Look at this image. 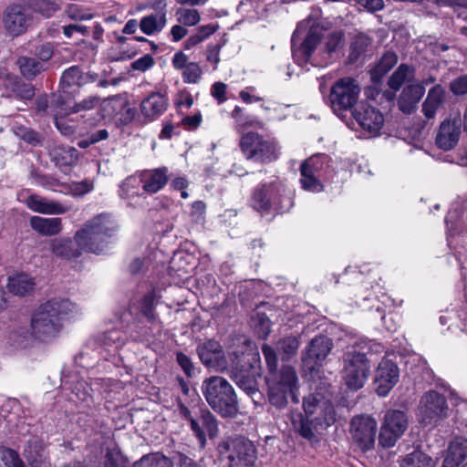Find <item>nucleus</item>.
I'll return each instance as SVG.
<instances>
[{"instance_id": "3", "label": "nucleus", "mask_w": 467, "mask_h": 467, "mask_svg": "<svg viewBox=\"0 0 467 467\" xmlns=\"http://www.w3.org/2000/svg\"><path fill=\"white\" fill-rule=\"evenodd\" d=\"M202 392L209 406L223 418H234L238 401L233 386L223 377L213 376L202 384Z\"/></svg>"}, {"instance_id": "27", "label": "nucleus", "mask_w": 467, "mask_h": 467, "mask_svg": "<svg viewBox=\"0 0 467 467\" xmlns=\"http://www.w3.org/2000/svg\"><path fill=\"white\" fill-rule=\"evenodd\" d=\"M467 459V439L457 437L449 445L442 467H459Z\"/></svg>"}, {"instance_id": "12", "label": "nucleus", "mask_w": 467, "mask_h": 467, "mask_svg": "<svg viewBox=\"0 0 467 467\" xmlns=\"http://www.w3.org/2000/svg\"><path fill=\"white\" fill-rule=\"evenodd\" d=\"M285 192V189L281 182L264 183L253 192L251 204L260 213H266L272 208H281Z\"/></svg>"}, {"instance_id": "23", "label": "nucleus", "mask_w": 467, "mask_h": 467, "mask_svg": "<svg viewBox=\"0 0 467 467\" xmlns=\"http://www.w3.org/2000/svg\"><path fill=\"white\" fill-rule=\"evenodd\" d=\"M169 100L167 97L159 92H152L140 103V116L144 123L158 119L167 109Z\"/></svg>"}, {"instance_id": "52", "label": "nucleus", "mask_w": 467, "mask_h": 467, "mask_svg": "<svg viewBox=\"0 0 467 467\" xmlns=\"http://www.w3.org/2000/svg\"><path fill=\"white\" fill-rule=\"evenodd\" d=\"M100 103V98L98 95H90L78 103H74L76 113L94 109Z\"/></svg>"}, {"instance_id": "22", "label": "nucleus", "mask_w": 467, "mask_h": 467, "mask_svg": "<svg viewBox=\"0 0 467 467\" xmlns=\"http://www.w3.org/2000/svg\"><path fill=\"white\" fill-rule=\"evenodd\" d=\"M461 126L456 119L443 120L435 137L436 146L443 150H450L455 148L459 142Z\"/></svg>"}, {"instance_id": "17", "label": "nucleus", "mask_w": 467, "mask_h": 467, "mask_svg": "<svg viewBox=\"0 0 467 467\" xmlns=\"http://www.w3.org/2000/svg\"><path fill=\"white\" fill-rule=\"evenodd\" d=\"M259 375L258 368L255 366L244 362L243 365H236L233 368L231 378L241 389L255 401L256 397H261L257 382Z\"/></svg>"}, {"instance_id": "51", "label": "nucleus", "mask_w": 467, "mask_h": 467, "mask_svg": "<svg viewBox=\"0 0 467 467\" xmlns=\"http://www.w3.org/2000/svg\"><path fill=\"white\" fill-rule=\"evenodd\" d=\"M368 45V38L363 35L357 36L350 46L349 59L351 62L358 60L359 56L365 52Z\"/></svg>"}, {"instance_id": "21", "label": "nucleus", "mask_w": 467, "mask_h": 467, "mask_svg": "<svg viewBox=\"0 0 467 467\" xmlns=\"http://www.w3.org/2000/svg\"><path fill=\"white\" fill-rule=\"evenodd\" d=\"M420 410L424 420L446 417L448 411L446 399L437 391H429L421 398Z\"/></svg>"}, {"instance_id": "38", "label": "nucleus", "mask_w": 467, "mask_h": 467, "mask_svg": "<svg viewBox=\"0 0 467 467\" xmlns=\"http://www.w3.org/2000/svg\"><path fill=\"white\" fill-rule=\"evenodd\" d=\"M165 25L166 14L160 12L144 16L140 21V27L144 34L152 35L160 32Z\"/></svg>"}, {"instance_id": "19", "label": "nucleus", "mask_w": 467, "mask_h": 467, "mask_svg": "<svg viewBox=\"0 0 467 467\" xmlns=\"http://www.w3.org/2000/svg\"><path fill=\"white\" fill-rule=\"evenodd\" d=\"M400 379V369L396 363L389 359H382L375 375L376 391L379 396L386 397Z\"/></svg>"}, {"instance_id": "62", "label": "nucleus", "mask_w": 467, "mask_h": 467, "mask_svg": "<svg viewBox=\"0 0 467 467\" xmlns=\"http://www.w3.org/2000/svg\"><path fill=\"white\" fill-rule=\"evenodd\" d=\"M154 65V59L150 55H144L132 63L134 70L144 72Z\"/></svg>"}, {"instance_id": "18", "label": "nucleus", "mask_w": 467, "mask_h": 467, "mask_svg": "<svg viewBox=\"0 0 467 467\" xmlns=\"http://www.w3.org/2000/svg\"><path fill=\"white\" fill-rule=\"evenodd\" d=\"M3 23L5 30L13 36L25 34L32 23V16L20 5H12L4 13Z\"/></svg>"}, {"instance_id": "63", "label": "nucleus", "mask_w": 467, "mask_h": 467, "mask_svg": "<svg viewBox=\"0 0 467 467\" xmlns=\"http://www.w3.org/2000/svg\"><path fill=\"white\" fill-rule=\"evenodd\" d=\"M53 47L50 44H44L36 49L35 55L38 57L40 62H47L53 56Z\"/></svg>"}, {"instance_id": "37", "label": "nucleus", "mask_w": 467, "mask_h": 467, "mask_svg": "<svg viewBox=\"0 0 467 467\" xmlns=\"http://www.w3.org/2000/svg\"><path fill=\"white\" fill-rule=\"evenodd\" d=\"M307 420L314 424L315 427L327 428L336 421V412L333 405L327 401L318 410V412L312 417L307 418Z\"/></svg>"}, {"instance_id": "5", "label": "nucleus", "mask_w": 467, "mask_h": 467, "mask_svg": "<svg viewBox=\"0 0 467 467\" xmlns=\"http://www.w3.org/2000/svg\"><path fill=\"white\" fill-rule=\"evenodd\" d=\"M217 451L226 467H253L256 459L254 443L243 437H228L219 442Z\"/></svg>"}, {"instance_id": "11", "label": "nucleus", "mask_w": 467, "mask_h": 467, "mask_svg": "<svg viewBox=\"0 0 467 467\" xmlns=\"http://www.w3.org/2000/svg\"><path fill=\"white\" fill-rule=\"evenodd\" d=\"M409 420L406 413L400 410H389L380 428L379 443L386 448L394 446L408 428Z\"/></svg>"}, {"instance_id": "29", "label": "nucleus", "mask_w": 467, "mask_h": 467, "mask_svg": "<svg viewBox=\"0 0 467 467\" xmlns=\"http://www.w3.org/2000/svg\"><path fill=\"white\" fill-rule=\"evenodd\" d=\"M24 456L31 467H49L42 440L32 438L28 441Z\"/></svg>"}, {"instance_id": "9", "label": "nucleus", "mask_w": 467, "mask_h": 467, "mask_svg": "<svg viewBox=\"0 0 467 467\" xmlns=\"http://www.w3.org/2000/svg\"><path fill=\"white\" fill-rule=\"evenodd\" d=\"M360 91V86L355 78H339L332 85L328 96L331 109L337 114L352 109L358 100Z\"/></svg>"}, {"instance_id": "50", "label": "nucleus", "mask_w": 467, "mask_h": 467, "mask_svg": "<svg viewBox=\"0 0 467 467\" xmlns=\"http://www.w3.org/2000/svg\"><path fill=\"white\" fill-rule=\"evenodd\" d=\"M178 21L185 26H192L199 23L201 16L196 9L182 8L176 13Z\"/></svg>"}, {"instance_id": "33", "label": "nucleus", "mask_w": 467, "mask_h": 467, "mask_svg": "<svg viewBox=\"0 0 467 467\" xmlns=\"http://www.w3.org/2000/svg\"><path fill=\"white\" fill-rule=\"evenodd\" d=\"M300 346V337L297 336H286L276 341L275 354H279L282 360H289L297 354Z\"/></svg>"}, {"instance_id": "28", "label": "nucleus", "mask_w": 467, "mask_h": 467, "mask_svg": "<svg viewBox=\"0 0 467 467\" xmlns=\"http://www.w3.org/2000/svg\"><path fill=\"white\" fill-rule=\"evenodd\" d=\"M167 172L168 169L166 167L145 171L140 179L143 183V190L150 194L158 192L168 182Z\"/></svg>"}, {"instance_id": "43", "label": "nucleus", "mask_w": 467, "mask_h": 467, "mask_svg": "<svg viewBox=\"0 0 467 467\" xmlns=\"http://www.w3.org/2000/svg\"><path fill=\"white\" fill-rule=\"evenodd\" d=\"M30 8L45 17L52 16L60 9V5L55 0H29Z\"/></svg>"}, {"instance_id": "45", "label": "nucleus", "mask_w": 467, "mask_h": 467, "mask_svg": "<svg viewBox=\"0 0 467 467\" xmlns=\"http://www.w3.org/2000/svg\"><path fill=\"white\" fill-rule=\"evenodd\" d=\"M135 467H172V464L163 454L151 453L143 456L136 462Z\"/></svg>"}, {"instance_id": "13", "label": "nucleus", "mask_w": 467, "mask_h": 467, "mask_svg": "<svg viewBox=\"0 0 467 467\" xmlns=\"http://www.w3.org/2000/svg\"><path fill=\"white\" fill-rule=\"evenodd\" d=\"M333 348V341L327 336H316L301 353V360L306 368L310 371L322 366L324 360Z\"/></svg>"}, {"instance_id": "14", "label": "nucleus", "mask_w": 467, "mask_h": 467, "mask_svg": "<svg viewBox=\"0 0 467 467\" xmlns=\"http://www.w3.org/2000/svg\"><path fill=\"white\" fill-rule=\"evenodd\" d=\"M350 433L355 444L361 451H367L375 444L377 421L369 416H356L350 422Z\"/></svg>"}, {"instance_id": "25", "label": "nucleus", "mask_w": 467, "mask_h": 467, "mask_svg": "<svg viewBox=\"0 0 467 467\" xmlns=\"http://www.w3.org/2000/svg\"><path fill=\"white\" fill-rule=\"evenodd\" d=\"M424 92L425 88L420 84L406 87L398 100L400 109L405 114L411 113L423 97Z\"/></svg>"}, {"instance_id": "26", "label": "nucleus", "mask_w": 467, "mask_h": 467, "mask_svg": "<svg viewBox=\"0 0 467 467\" xmlns=\"http://www.w3.org/2000/svg\"><path fill=\"white\" fill-rule=\"evenodd\" d=\"M48 155L56 166L59 168L73 166L78 159V150L71 146L53 145Z\"/></svg>"}, {"instance_id": "54", "label": "nucleus", "mask_w": 467, "mask_h": 467, "mask_svg": "<svg viewBox=\"0 0 467 467\" xmlns=\"http://www.w3.org/2000/svg\"><path fill=\"white\" fill-rule=\"evenodd\" d=\"M345 35L342 31H335L327 36L326 50L327 53L335 52L344 42Z\"/></svg>"}, {"instance_id": "61", "label": "nucleus", "mask_w": 467, "mask_h": 467, "mask_svg": "<svg viewBox=\"0 0 467 467\" xmlns=\"http://www.w3.org/2000/svg\"><path fill=\"white\" fill-rule=\"evenodd\" d=\"M67 15L69 18L76 21L89 20L92 18V15L85 12L78 5H71L67 10Z\"/></svg>"}, {"instance_id": "1", "label": "nucleus", "mask_w": 467, "mask_h": 467, "mask_svg": "<svg viewBox=\"0 0 467 467\" xmlns=\"http://www.w3.org/2000/svg\"><path fill=\"white\" fill-rule=\"evenodd\" d=\"M262 353L268 368L266 384L271 405L282 410L286 407L288 399L297 404L299 402V379L296 368L291 365H283L277 368L278 358L272 346L264 344Z\"/></svg>"}, {"instance_id": "15", "label": "nucleus", "mask_w": 467, "mask_h": 467, "mask_svg": "<svg viewBox=\"0 0 467 467\" xmlns=\"http://www.w3.org/2000/svg\"><path fill=\"white\" fill-rule=\"evenodd\" d=\"M101 110L104 117L122 125L130 123L136 114L126 94H118L103 99Z\"/></svg>"}, {"instance_id": "34", "label": "nucleus", "mask_w": 467, "mask_h": 467, "mask_svg": "<svg viewBox=\"0 0 467 467\" xmlns=\"http://www.w3.org/2000/svg\"><path fill=\"white\" fill-rule=\"evenodd\" d=\"M320 41L321 34L316 29H310L299 48L294 50L295 57H301L305 62L309 61Z\"/></svg>"}, {"instance_id": "2", "label": "nucleus", "mask_w": 467, "mask_h": 467, "mask_svg": "<svg viewBox=\"0 0 467 467\" xmlns=\"http://www.w3.org/2000/svg\"><path fill=\"white\" fill-rule=\"evenodd\" d=\"M74 309L75 305L67 299L55 298L42 304L32 316V334L40 340L56 337L62 327V319Z\"/></svg>"}, {"instance_id": "46", "label": "nucleus", "mask_w": 467, "mask_h": 467, "mask_svg": "<svg viewBox=\"0 0 467 467\" xmlns=\"http://www.w3.org/2000/svg\"><path fill=\"white\" fill-rule=\"evenodd\" d=\"M328 400H325L319 394H311L307 397H305L303 400V408L306 413V417L309 418L318 412L319 409H322V406L325 402Z\"/></svg>"}, {"instance_id": "56", "label": "nucleus", "mask_w": 467, "mask_h": 467, "mask_svg": "<svg viewBox=\"0 0 467 467\" xmlns=\"http://www.w3.org/2000/svg\"><path fill=\"white\" fill-rule=\"evenodd\" d=\"M176 361L182 368L187 377H192L195 374V367L192 359L182 352H177Z\"/></svg>"}, {"instance_id": "48", "label": "nucleus", "mask_w": 467, "mask_h": 467, "mask_svg": "<svg viewBox=\"0 0 467 467\" xmlns=\"http://www.w3.org/2000/svg\"><path fill=\"white\" fill-rule=\"evenodd\" d=\"M0 467H25L16 451L8 448H0Z\"/></svg>"}, {"instance_id": "64", "label": "nucleus", "mask_w": 467, "mask_h": 467, "mask_svg": "<svg viewBox=\"0 0 467 467\" xmlns=\"http://www.w3.org/2000/svg\"><path fill=\"white\" fill-rule=\"evenodd\" d=\"M227 86L223 82H215L212 86L211 94L218 100L219 103H223L226 100L225 92Z\"/></svg>"}, {"instance_id": "57", "label": "nucleus", "mask_w": 467, "mask_h": 467, "mask_svg": "<svg viewBox=\"0 0 467 467\" xmlns=\"http://www.w3.org/2000/svg\"><path fill=\"white\" fill-rule=\"evenodd\" d=\"M15 133L23 139L25 141L31 144H38L39 134L30 129H27L24 126H18L16 128Z\"/></svg>"}, {"instance_id": "8", "label": "nucleus", "mask_w": 467, "mask_h": 467, "mask_svg": "<svg viewBox=\"0 0 467 467\" xmlns=\"http://www.w3.org/2000/svg\"><path fill=\"white\" fill-rule=\"evenodd\" d=\"M52 254L63 260H74L85 253L98 250V246L85 239V230H78L72 238L59 237L48 242Z\"/></svg>"}, {"instance_id": "31", "label": "nucleus", "mask_w": 467, "mask_h": 467, "mask_svg": "<svg viewBox=\"0 0 467 467\" xmlns=\"http://www.w3.org/2000/svg\"><path fill=\"white\" fill-rule=\"evenodd\" d=\"M444 89L441 85L431 88L422 104V112L427 119H433L444 101Z\"/></svg>"}, {"instance_id": "59", "label": "nucleus", "mask_w": 467, "mask_h": 467, "mask_svg": "<svg viewBox=\"0 0 467 467\" xmlns=\"http://www.w3.org/2000/svg\"><path fill=\"white\" fill-rule=\"evenodd\" d=\"M105 467H122V455L118 450L107 449L105 455Z\"/></svg>"}, {"instance_id": "24", "label": "nucleus", "mask_w": 467, "mask_h": 467, "mask_svg": "<svg viewBox=\"0 0 467 467\" xmlns=\"http://www.w3.org/2000/svg\"><path fill=\"white\" fill-rule=\"evenodd\" d=\"M319 168L317 158L310 157L304 161L300 166V183L306 191L319 192L323 190V185L317 178Z\"/></svg>"}, {"instance_id": "7", "label": "nucleus", "mask_w": 467, "mask_h": 467, "mask_svg": "<svg viewBox=\"0 0 467 467\" xmlns=\"http://www.w3.org/2000/svg\"><path fill=\"white\" fill-rule=\"evenodd\" d=\"M370 373V365L366 355L355 348L343 356L342 380L350 390L363 388Z\"/></svg>"}, {"instance_id": "4", "label": "nucleus", "mask_w": 467, "mask_h": 467, "mask_svg": "<svg viewBox=\"0 0 467 467\" xmlns=\"http://www.w3.org/2000/svg\"><path fill=\"white\" fill-rule=\"evenodd\" d=\"M178 410L180 416L189 423L200 448H205L207 439L213 440L219 435V421L216 416L205 406L188 408L180 402Z\"/></svg>"}, {"instance_id": "55", "label": "nucleus", "mask_w": 467, "mask_h": 467, "mask_svg": "<svg viewBox=\"0 0 467 467\" xmlns=\"http://www.w3.org/2000/svg\"><path fill=\"white\" fill-rule=\"evenodd\" d=\"M120 188L121 197L129 198L134 196L139 192V182L134 177H129L122 182Z\"/></svg>"}, {"instance_id": "32", "label": "nucleus", "mask_w": 467, "mask_h": 467, "mask_svg": "<svg viewBox=\"0 0 467 467\" xmlns=\"http://www.w3.org/2000/svg\"><path fill=\"white\" fill-rule=\"evenodd\" d=\"M30 226L42 235H56L62 231V220L57 217L44 218L32 216Z\"/></svg>"}, {"instance_id": "47", "label": "nucleus", "mask_w": 467, "mask_h": 467, "mask_svg": "<svg viewBox=\"0 0 467 467\" xmlns=\"http://www.w3.org/2000/svg\"><path fill=\"white\" fill-rule=\"evenodd\" d=\"M51 103L58 109L57 114L59 115V117H65L67 115L76 113V111H73L74 103L67 99V96L65 94V91L58 95H53Z\"/></svg>"}, {"instance_id": "10", "label": "nucleus", "mask_w": 467, "mask_h": 467, "mask_svg": "<svg viewBox=\"0 0 467 467\" xmlns=\"http://www.w3.org/2000/svg\"><path fill=\"white\" fill-rule=\"evenodd\" d=\"M80 230H85V239L98 246L93 254L102 253L108 245L107 238L118 230L116 222L109 214L101 213L88 221Z\"/></svg>"}, {"instance_id": "40", "label": "nucleus", "mask_w": 467, "mask_h": 467, "mask_svg": "<svg viewBox=\"0 0 467 467\" xmlns=\"http://www.w3.org/2000/svg\"><path fill=\"white\" fill-rule=\"evenodd\" d=\"M398 61V57L394 52H386L377 66L371 70L372 79H379L387 72H389Z\"/></svg>"}, {"instance_id": "49", "label": "nucleus", "mask_w": 467, "mask_h": 467, "mask_svg": "<svg viewBox=\"0 0 467 467\" xmlns=\"http://www.w3.org/2000/svg\"><path fill=\"white\" fill-rule=\"evenodd\" d=\"M154 299V294L148 293L142 297L139 306L141 315L150 322H153L156 318Z\"/></svg>"}, {"instance_id": "6", "label": "nucleus", "mask_w": 467, "mask_h": 467, "mask_svg": "<svg viewBox=\"0 0 467 467\" xmlns=\"http://www.w3.org/2000/svg\"><path fill=\"white\" fill-rule=\"evenodd\" d=\"M242 153L246 160L269 163L278 158V147L275 140L265 138L257 132L244 133L239 142Z\"/></svg>"}, {"instance_id": "58", "label": "nucleus", "mask_w": 467, "mask_h": 467, "mask_svg": "<svg viewBox=\"0 0 467 467\" xmlns=\"http://www.w3.org/2000/svg\"><path fill=\"white\" fill-rule=\"evenodd\" d=\"M94 188L93 182L88 180L81 182H73L69 185V191L73 195H84Z\"/></svg>"}, {"instance_id": "44", "label": "nucleus", "mask_w": 467, "mask_h": 467, "mask_svg": "<svg viewBox=\"0 0 467 467\" xmlns=\"http://www.w3.org/2000/svg\"><path fill=\"white\" fill-rule=\"evenodd\" d=\"M401 467H435V464L429 455L416 451L404 458Z\"/></svg>"}, {"instance_id": "60", "label": "nucleus", "mask_w": 467, "mask_h": 467, "mask_svg": "<svg viewBox=\"0 0 467 467\" xmlns=\"http://www.w3.org/2000/svg\"><path fill=\"white\" fill-rule=\"evenodd\" d=\"M450 90L457 96L467 94V75H462L450 83Z\"/></svg>"}, {"instance_id": "36", "label": "nucleus", "mask_w": 467, "mask_h": 467, "mask_svg": "<svg viewBox=\"0 0 467 467\" xmlns=\"http://www.w3.org/2000/svg\"><path fill=\"white\" fill-rule=\"evenodd\" d=\"M7 288L16 296H26L34 290L35 282L32 277L21 274L8 278Z\"/></svg>"}, {"instance_id": "16", "label": "nucleus", "mask_w": 467, "mask_h": 467, "mask_svg": "<svg viewBox=\"0 0 467 467\" xmlns=\"http://www.w3.org/2000/svg\"><path fill=\"white\" fill-rule=\"evenodd\" d=\"M201 362L207 368L216 371H223L227 368V360L222 345L214 340L208 339L200 342L196 348Z\"/></svg>"}, {"instance_id": "30", "label": "nucleus", "mask_w": 467, "mask_h": 467, "mask_svg": "<svg viewBox=\"0 0 467 467\" xmlns=\"http://www.w3.org/2000/svg\"><path fill=\"white\" fill-rule=\"evenodd\" d=\"M26 203L33 212L44 214H63L67 211L61 203L49 201L36 194L30 195L26 199Z\"/></svg>"}, {"instance_id": "39", "label": "nucleus", "mask_w": 467, "mask_h": 467, "mask_svg": "<svg viewBox=\"0 0 467 467\" xmlns=\"http://www.w3.org/2000/svg\"><path fill=\"white\" fill-rule=\"evenodd\" d=\"M10 94L8 97H14L19 99L29 100L35 96V88L30 83H26L17 78L10 82Z\"/></svg>"}, {"instance_id": "35", "label": "nucleus", "mask_w": 467, "mask_h": 467, "mask_svg": "<svg viewBox=\"0 0 467 467\" xmlns=\"http://www.w3.org/2000/svg\"><path fill=\"white\" fill-rule=\"evenodd\" d=\"M16 65L19 67L20 74L27 80L35 79L38 74L46 69L42 62L26 56L19 57Z\"/></svg>"}, {"instance_id": "53", "label": "nucleus", "mask_w": 467, "mask_h": 467, "mask_svg": "<svg viewBox=\"0 0 467 467\" xmlns=\"http://www.w3.org/2000/svg\"><path fill=\"white\" fill-rule=\"evenodd\" d=\"M202 69L198 64L191 62L186 66L182 73L183 80L186 83H197L202 76Z\"/></svg>"}, {"instance_id": "41", "label": "nucleus", "mask_w": 467, "mask_h": 467, "mask_svg": "<svg viewBox=\"0 0 467 467\" xmlns=\"http://www.w3.org/2000/svg\"><path fill=\"white\" fill-rule=\"evenodd\" d=\"M60 85L63 88H71L74 86L82 87L83 78L82 71L79 67L72 66L69 68L63 71Z\"/></svg>"}, {"instance_id": "42", "label": "nucleus", "mask_w": 467, "mask_h": 467, "mask_svg": "<svg viewBox=\"0 0 467 467\" xmlns=\"http://www.w3.org/2000/svg\"><path fill=\"white\" fill-rule=\"evenodd\" d=\"M413 77V69L405 65L401 64L390 76L389 79V86L391 89L399 90L403 83Z\"/></svg>"}, {"instance_id": "20", "label": "nucleus", "mask_w": 467, "mask_h": 467, "mask_svg": "<svg viewBox=\"0 0 467 467\" xmlns=\"http://www.w3.org/2000/svg\"><path fill=\"white\" fill-rule=\"evenodd\" d=\"M352 116L364 130L372 135H377L384 123L379 110L366 103L358 104L352 110Z\"/></svg>"}]
</instances>
